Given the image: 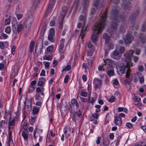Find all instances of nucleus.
Returning <instances> with one entry per match:
<instances>
[{
  "mask_svg": "<svg viewBox=\"0 0 146 146\" xmlns=\"http://www.w3.org/2000/svg\"><path fill=\"white\" fill-rule=\"evenodd\" d=\"M108 23L106 19H101L98 22L96 23L92 29L93 31L91 36L93 42H95L97 40L99 34L102 32V29L104 28L105 25Z\"/></svg>",
  "mask_w": 146,
  "mask_h": 146,
  "instance_id": "nucleus-1",
  "label": "nucleus"
},
{
  "mask_svg": "<svg viewBox=\"0 0 146 146\" xmlns=\"http://www.w3.org/2000/svg\"><path fill=\"white\" fill-rule=\"evenodd\" d=\"M80 19L81 23H79L78 24L77 27L78 28H80L82 26V23L83 24L80 34L81 39H82L84 36H85V32L87 31L88 30V26L87 25L85 27L86 24V19Z\"/></svg>",
  "mask_w": 146,
  "mask_h": 146,
  "instance_id": "nucleus-2",
  "label": "nucleus"
},
{
  "mask_svg": "<svg viewBox=\"0 0 146 146\" xmlns=\"http://www.w3.org/2000/svg\"><path fill=\"white\" fill-rule=\"evenodd\" d=\"M134 52L132 50H130L127 53L124 54V56L125 58V60L127 61L126 65L125 66L126 68H129L133 66V63L130 61L131 57L133 56V54Z\"/></svg>",
  "mask_w": 146,
  "mask_h": 146,
  "instance_id": "nucleus-3",
  "label": "nucleus"
},
{
  "mask_svg": "<svg viewBox=\"0 0 146 146\" xmlns=\"http://www.w3.org/2000/svg\"><path fill=\"white\" fill-rule=\"evenodd\" d=\"M133 39V37L131 35V32L127 33L126 35V37L124 39L125 44L130 43L132 40Z\"/></svg>",
  "mask_w": 146,
  "mask_h": 146,
  "instance_id": "nucleus-4",
  "label": "nucleus"
},
{
  "mask_svg": "<svg viewBox=\"0 0 146 146\" xmlns=\"http://www.w3.org/2000/svg\"><path fill=\"white\" fill-rule=\"evenodd\" d=\"M100 1V0H96L94 5V6L96 7L97 9H101L104 7L105 4V1L104 0H102L101 3L99 4V3Z\"/></svg>",
  "mask_w": 146,
  "mask_h": 146,
  "instance_id": "nucleus-5",
  "label": "nucleus"
},
{
  "mask_svg": "<svg viewBox=\"0 0 146 146\" xmlns=\"http://www.w3.org/2000/svg\"><path fill=\"white\" fill-rule=\"evenodd\" d=\"M54 5V3H53L52 4H51L50 3L49 4L48 6L47 9L45 13L44 17L46 18L48 17L50 15V12L51 11L53 6Z\"/></svg>",
  "mask_w": 146,
  "mask_h": 146,
  "instance_id": "nucleus-6",
  "label": "nucleus"
},
{
  "mask_svg": "<svg viewBox=\"0 0 146 146\" xmlns=\"http://www.w3.org/2000/svg\"><path fill=\"white\" fill-rule=\"evenodd\" d=\"M126 68L125 65L122 64L121 66L117 69L118 74L120 76L122 75L125 72Z\"/></svg>",
  "mask_w": 146,
  "mask_h": 146,
  "instance_id": "nucleus-7",
  "label": "nucleus"
},
{
  "mask_svg": "<svg viewBox=\"0 0 146 146\" xmlns=\"http://www.w3.org/2000/svg\"><path fill=\"white\" fill-rule=\"evenodd\" d=\"M122 7L125 9H129L131 8L130 3L128 1L125 0H123V4L122 5Z\"/></svg>",
  "mask_w": 146,
  "mask_h": 146,
  "instance_id": "nucleus-8",
  "label": "nucleus"
},
{
  "mask_svg": "<svg viewBox=\"0 0 146 146\" xmlns=\"http://www.w3.org/2000/svg\"><path fill=\"white\" fill-rule=\"evenodd\" d=\"M93 83L95 85V87L96 89L99 88L102 84V81L97 78H96L94 79Z\"/></svg>",
  "mask_w": 146,
  "mask_h": 146,
  "instance_id": "nucleus-9",
  "label": "nucleus"
},
{
  "mask_svg": "<svg viewBox=\"0 0 146 146\" xmlns=\"http://www.w3.org/2000/svg\"><path fill=\"white\" fill-rule=\"evenodd\" d=\"M120 8L118 6H113L112 7L111 11V14L114 16H116L117 15L120 10Z\"/></svg>",
  "mask_w": 146,
  "mask_h": 146,
  "instance_id": "nucleus-10",
  "label": "nucleus"
},
{
  "mask_svg": "<svg viewBox=\"0 0 146 146\" xmlns=\"http://www.w3.org/2000/svg\"><path fill=\"white\" fill-rule=\"evenodd\" d=\"M111 28L114 30H116L118 27V24L116 19H114L110 23Z\"/></svg>",
  "mask_w": 146,
  "mask_h": 146,
  "instance_id": "nucleus-11",
  "label": "nucleus"
},
{
  "mask_svg": "<svg viewBox=\"0 0 146 146\" xmlns=\"http://www.w3.org/2000/svg\"><path fill=\"white\" fill-rule=\"evenodd\" d=\"M114 122L116 125L120 126L121 125L122 121L120 117L117 116L115 118Z\"/></svg>",
  "mask_w": 146,
  "mask_h": 146,
  "instance_id": "nucleus-12",
  "label": "nucleus"
},
{
  "mask_svg": "<svg viewBox=\"0 0 146 146\" xmlns=\"http://www.w3.org/2000/svg\"><path fill=\"white\" fill-rule=\"evenodd\" d=\"M83 2L82 3V6L83 7V11L85 12L88 7V5L89 3V0H83Z\"/></svg>",
  "mask_w": 146,
  "mask_h": 146,
  "instance_id": "nucleus-13",
  "label": "nucleus"
},
{
  "mask_svg": "<svg viewBox=\"0 0 146 146\" xmlns=\"http://www.w3.org/2000/svg\"><path fill=\"white\" fill-rule=\"evenodd\" d=\"M104 62L105 63L104 64L105 65H106V64H107L109 66H113V65H115L116 64V62H115L109 59L105 60L104 61Z\"/></svg>",
  "mask_w": 146,
  "mask_h": 146,
  "instance_id": "nucleus-14",
  "label": "nucleus"
},
{
  "mask_svg": "<svg viewBox=\"0 0 146 146\" xmlns=\"http://www.w3.org/2000/svg\"><path fill=\"white\" fill-rule=\"evenodd\" d=\"M42 45H40L39 46L38 48L37 47V45H36L35 48V52L37 55H39L40 54L42 51Z\"/></svg>",
  "mask_w": 146,
  "mask_h": 146,
  "instance_id": "nucleus-15",
  "label": "nucleus"
},
{
  "mask_svg": "<svg viewBox=\"0 0 146 146\" xmlns=\"http://www.w3.org/2000/svg\"><path fill=\"white\" fill-rule=\"evenodd\" d=\"M23 27V25L21 24H20L17 26V30H15V28L13 27V30L14 33L17 32H19L22 30Z\"/></svg>",
  "mask_w": 146,
  "mask_h": 146,
  "instance_id": "nucleus-16",
  "label": "nucleus"
},
{
  "mask_svg": "<svg viewBox=\"0 0 146 146\" xmlns=\"http://www.w3.org/2000/svg\"><path fill=\"white\" fill-rule=\"evenodd\" d=\"M68 9L67 7H62V12L63 13L61 14L60 15V17L61 18H64L65 17V15L66 13V11H67Z\"/></svg>",
  "mask_w": 146,
  "mask_h": 146,
  "instance_id": "nucleus-17",
  "label": "nucleus"
},
{
  "mask_svg": "<svg viewBox=\"0 0 146 146\" xmlns=\"http://www.w3.org/2000/svg\"><path fill=\"white\" fill-rule=\"evenodd\" d=\"M77 115L79 117H81L82 112L80 110H79L78 111L75 112L74 113L72 117V119L73 120H74L76 119V117Z\"/></svg>",
  "mask_w": 146,
  "mask_h": 146,
  "instance_id": "nucleus-18",
  "label": "nucleus"
},
{
  "mask_svg": "<svg viewBox=\"0 0 146 146\" xmlns=\"http://www.w3.org/2000/svg\"><path fill=\"white\" fill-rule=\"evenodd\" d=\"M28 102H29L28 105H26L25 102V105L24 106V109L26 111H29L31 109V101H28Z\"/></svg>",
  "mask_w": 146,
  "mask_h": 146,
  "instance_id": "nucleus-19",
  "label": "nucleus"
},
{
  "mask_svg": "<svg viewBox=\"0 0 146 146\" xmlns=\"http://www.w3.org/2000/svg\"><path fill=\"white\" fill-rule=\"evenodd\" d=\"M140 10V8L138 7L136 11L133 12L131 15L132 18H136L137 17L138 15Z\"/></svg>",
  "mask_w": 146,
  "mask_h": 146,
  "instance_id": "nucleus-20",
  "label": "nucleus"
},
{
  "mask_svg": "<svg viewBox=\"0 0 146 146\" xmlns=\"http://www.w3.org/2000/svg\"><path fill=\"white\" fill-rule=\"evenodd\" d=\"M103 38L105 40V42L106 43H108L110 38V36L107 33H104L103 35Z\"/></svg>",
  "mask_w": 146,
  "mask_h": 146,
  "instance_id": "nucleus-21",
  "label": "nucleus"
},
{
  "mask_svg": "<svg viewBox=\"0 0 146 146\" xmlns=\"http://www.w3.org/2000/svg\"><path fill=\"white\" fill-rule=\"evenodd\" d=\"M107 11L108 10L106 9V11L105 12L103 13H100L99 15L100 17V18H106L107 17Z\"/></svg>",
  "mask_w": 146,
  "mask_h": 146,
  "instance_id": "nucleus-22",
  "label": "nucleus"
},
{
  "mask_svg": "<svg viewBox=\"0 0 146 146\" xmlns=\"http://www.w3.org/2000/svg\"><path fill=\"white\" fill-rule=\"evenodd\" d=\"M21 126L23 127L25 130H27L28 128L27 123L25 121L22 122L21 123Z\"/></svg>",
  "mask_w": 146,
  "mask_h": 146,
  "instance_id": "nucleus-23",
  "label": "nucleus"
},
{
  "mask_svg": "<svg viewBox=\"0 0 146 146\" xmlns=\"http://www.w3.org/2000/svg\"><path fill=\"white\" fill-rule=\"evenodd\" d=\"M64 134H66L68 133V136H70V127L68 126H67L64 129Z\"/></svg>",
  "mask_w": 146,
  "mask_h": 146,
  "instance_id": "nucleus-24",
  "label": "nucleus"
},
{
  "mask_svg": "<svg viewBox=\"0 0 146 146\" xmlns=\"http://www.w3.org/2000/svg\"><path fill=\"white\" fill-rule=\"evenodd\" d=\"M34 46V42L33 41H32L30 42L29 46L30 49L29 52H33V49Z\"/></svg>",
  "mask_w": 146,
  "mask_h": 146,
  "instance_id": "nucleus-25",
  "label": "nucleus"
},
{
  "mask_svg": "<svg viewBox=\"0 0 146 146\" xmlns=\"http://www.w3.org/2000/svg\"><path fill=\"white\" fill-rule=\"evenodd\" d=\"M143 76V75L141 73L137 72L135 74V80H138V79H139Z\"/></svg>",
  "mask_w": 146,
  "mask_h": 146,
  "instance_id": "nucleus-26",
  "label": "nucleus"
},
{
  "mask_svg": "<svg viewBox=\"0 0 146 146\" xmlns=\"http://www.w3.org/2000/svg\"><path fill=\"white\" fill-rule=\"evenodd\" d=\"M46 29V25L45 24L44 26L42 27L41 30V34L42 35H43Z\"/></svg>",
  "mask_w": 146,
  "mask_h": 146,
  "instance_id": "nucleus-27",
  "label": "nucleus"
},
{
  "mask_svg": "<svg viewBox=\"0 0 146 146\" xmlns=\"http://www.w3.org/2000/svg\"><path fill=\"white\" fill-rule=\"evenodd\" d=\"M64 47V44H60L59 46V51L62 54H63L64 52V51L63 50Z\"/></svg>",
  "mask_w": 146,
  "mask_h": 146,
  "instance_id": "nucleus-28",
  "label": "nucleus"
},
{
  "mask_svg": "<svg viewBox=\"0 0 146 146\" xmlns=\"http://www.w3.org/2000/svg\"><path fill=\"white\" fill-rule=\"evenodd\" d=\"M44 89L43 87H38L36 89V93H40L42 91L44 90Z\"/></svg>",
  "mask_w": 146,
  "mask_h": 146,
  "instance_id": "nucleus-29",
  "label": "nucleus"
},
{
  "mask_svg": "<svg viewBox=\"0 0 146 146\" xmlns=\"http://www.w3.org/2000/svg\"><path fill=\"white\" fill-rule=\"evenodd\" d=\"M33 12L29 11H28L26 15V17L29 18H31L33 17Z\"/></svg>",
  "mask_w": 146,
  "mask_h": 146,
  "instance_id": "nucleus-30",
  "label": "nucleus"
},
{
  "mask_svg": "<svg viewBox=\"0 0 146 146\" xmlns=\"http://www.w3.org/2000/svg\"><path fill=\"white\" fill-rule=\"evenodd\" d=\"M139 36L141 39V42H142V43H144L146 42V41L145 40V38H144L143 35L142 34H139Z\"/></svg>",
  "mask_w": 146,
  "mask_h": 146,
  "instance_id": "nucleus-31",
  "label": "nucleus"
},
{
  "mask_svg": "<svg viewBox=\"0 0 146 146\" xmlns=\"http://www.w3.org/2000/svg\"><path fill=\"white\" fill-rule=\"evenodd\" d=\"M69 111L71 113H74L75 111V110L74 106L70 105L69 108Z\"/></svg>",
  "mask_w": 146,
  "mask_h": 146,
  "instance_id": "nucleus-32",
  "label": "nucleus"
},
{
  "mask_svg": "<svg viewBox=\"0 0 146 146\" xmlns=\"http://www.w3.org/2000/svg\"><path fill=\"white\" fill-rule=\"evenodd\" d=\"M43 59L44 60H51L52 59L51 56H44L43 57Z\"/></svg>",
  "mask_w": 146,
  "mask_h": 146,
  "instance_id": "nucleus-33",
  "label": "nucleus"
},
{
  "mask_svg": "<svg viewBox=\"0 0 146 146\" xmlns=\"http://www.w3.org/2000/svg\"><path fill=\"white\" fill-rule=\"evenodd\" d=\"M35 89V88L33 86H30L29 87V93H31L33 92Z\"/></svg>",
  "mask_w": 146,
  "mask_h": 146,
  "instance_id": "nucleus-34",
  "label": "nucleus"
},
{
  "mask_svg": "<svg viewBox=\"0 0 146 146\" xmlns=\"http://www.w3.org/2000/svg\"><path fill=\"white\" fill-rule=\"evenodd\" d=\"M110 141L107 140L104 141L103 143V145L105 146H108L110 144Z\"/></svg>",
  "mask_w": 146,
  "mask_h": 146,
  "instance_id": "nucleus-35",
  "label": "nucleus"
},
{
  "mask_svg": "<svg viewBox=\"0 0 146 146\" xmlns=\"http://www.w3.org/2000/svg\"><path fill=\"white\" fill-rule=\"evenodd\" d=\"M15 120L14 119H13L11 121L9 122V129L10 130V129L11 128L10 127V126H13V125L14 124H15Z\"/></svg>",
  "mask_w": 146,
  "mask_h": 146,
  "instance_id": "nucleus-36",
  "label": "nucleus"
},
{
  "mask_svg": "<svg viewBox=\"0 0 146 146\" xmlns=\"http://www.w3.org/2000/svg\"><path fill=\"white\" fill-rule=\"evenodd\" d=\"M5 32L7 34L10 33L11 31L10 28L9 27H6L5 29Z\"/></svg>",
  "mask_w": 146,
  "mask_h": 146,
  "instance_id": "nucleus-37",
  "label": "nucleus"
},
{
  "mask_svg": "<svg viewBox=\"0 0 146 146\" xmlns=\"http://www.w3.org/2000/svg\"><path fill=\"white\" fill-rule=\"evenodd\" d=\"M39 108H34L33 110V113L34 114H37L38 111L39 110Z\"/></svg>",
  "mask_w": 146,
  "mask_h": 146,
  "instance_id": "nucleus-38",
  "label": "nucleus"
},
{
  "mask_svg": "<svg viewBox=\"0 0 146 146\" xmlns=\"http://www.w3.org/2000/svg\"><path fill=\"white\" fill-rule=\"evenodd\" d=\"M108 75L110 76H112L114 74V71L113 70H111L108 71Z\"/></svg>",
  "mask_w": 146,
  "mask_h": 146,
  "instance_id": "nucleus-39",
  "label": "nucleus"
},
{
  "mask_svg": "<svg viewBox=\"0 0 146 146\" xmlns=\"http://www.w3.org/2000/svg\"><path fill=\"white\" fill-rule=\"evenodd\" d=\"M39 2V0H34L33 3V5L34 7H36V5Z\"/></svg>",
  "mask_w": 146,
  "mask_h": 146,
  "instance_id": "nucleus-40",
  "label": "nucleus"
},
{
  "mask_svg": "<svg viewBox=\"0 0 146 146\" xmlns=\"http://www.w3.org/2000/svg\"><path fill=\"white\" fill-rule=\"evenodd\" d=\"M53 47L52 46H48L47 48V51L50 52L52 51L53 50Z\"/></svg>",
  "mask_w": 146,
  "mask_h": 146,
  "instance_id": "nucleus-41",
  "label": "nucleus"
},
{
  "mask_svg": "<svg viewBox=\"0 0 146 146\" xmlns=\"http://www.w3.org/2000/svg\"><path fill=\"white\" fill-rule=\"evenodd\" d=\"M54 33L55 31L54 28L50 29L49 31V34L54 35Z\"/></svg>",
  "mask_w": 146,
  "mask_h": 146,
  "instance_id": "nucleus-42",
  "label": "nucleus"
},
{
  "mask_svg": "<svg viewBox=\"0 0 146 146\" xmlns=\"http://www.w3.org/2000/svg\"><path fill=\"white\" fill-rule=\"evenodd\" d=\"M126 125L127 127L129 128H131L133 127V125L130 123H127Z\"/></svg>",
  "mask_w": 146,
  "mask_h": 146,
  "instance_id": "nucleus-43",
  "label": "nucleus"
},
{
  "mask_svg": "<svg viewBox=\"0 0 146 146\" xmlns=\"http://www.w3.org/2000/svg\"><path fill=\"white\" fill-rule=\"evenodd\" d=\"M143 67L142 65H139L138 66V69L140 72H142L143 70Z\"/></svg>",
  "mask_w": 146,
  "mask_h": 146,
  "instance_id": "nucleus-44",
  "label": "nucleus"
},
{
  "mask_svg": "<svg viewBox=\"0 0 146 146\" xmlns=\"http://www.w3.org/2000/svg\"><path fill=\"white\" fill-rule=\"evenodd\" d=\"M22 135L24 139L27 140V139L28 137V135L27 133L24 132L22 134Z\"/></svg>",
  "mask_w": 146,
  "mask_h": 146,
  "instance_id": "nucleus-45",
  "label": "nucleus"
},
{
  "mask_svg": "<svg viewBox=\"0 0 146 146\" xmlns=\"http://www.w3.org/2000/svg\"><path fill=\"white\" fill-rule=\"evenodd\" d=\"M119 2V0H111V4H117Z\"/></svg>",
  "mask_w": 146,
  "mask_h": 146,
  "instance_id": "nucleus-46",
  "label": "nucleus"
},
{
  "mask_svg": "<svg viewBox=\"0 0 146 146\" xmlns=\"http://www.w3.org/2000/svg\"><path fill=\"white\" fill-rule=\"evenodd\" d=\"M40 96V93H36L35 95V99L37 100H39Z\"/></svg>",
  "mask_w": 146,
  "mask_h": 146,
  "instance_id": "nucleus-47",
  "label": "nucleus"
},
{
  "mask_svg": "<svg viewBox=\"0 0 146 146\" xmlns=\"http://www.w3.org/2000/svg\"><path fill=\"white\" fill-rule=\"evenodd\" d=\"M54 35L49 34L48 36V39L51 41L53 39V36Z\"/></svg>",
  "mask_w": 146,
  "mask_h": 146,
  "instance_id": "nucleus-48",
  "label": "nucleus"
},
{
  "mask_svg": "<svg viewBox=\"0 0 146 146\" xmlns=\"http://www.w3.org/2000/svg\"><path fill=\"white\" fill-rule=\"evenodd\" d=\"M10 19H6L5 21V24L6 25H8L10 22Z\"/></svg>",
  "mask_w": 146,
  "mask_h": 146,
  "instance_id": "nucleus-49",
  "label": "nucleus"
},
{
  "mask_svg": "<svg viewBox=\"0 0 146 146\" xmlns=\"http://www.w3.org/2000/svg\"><path fill=\"white\" fill-rule=\"evenodd\" d=\"M119 54V52L116 50H115L113 52V56H118Z\"/></svg>",
  "mask_w": 146,
  "mask_h": 146,
  "instance_id": "nucleus-50",
  "label": "nucleus"
},
{
  "mask_svg": "<svg viewBox=\"0 0 146 146\" xmlns=\"http://www.w3.org/2000/svg\"><path fill=\"white\" fill-rule=\"evenodd\" d=\"M115 99L113 96H112L111 98L109 99V101L110 102H112L115 101Z\"/></svg>",
  "mask_w": 146,
  "mask_h": 146,
  "instance_id": "nucleus-51",
  "label": "nucleus"
},
{
  "mask_svg": "<svg viewBox=\"0 0 146 146\" xmlns=\"http://www.w3.org/2000/svg\"><path fill=\"white\" fill-rule=\"evenodd\" d=\"M88 100L89 102L91 103L94 102V99L92 97H89Z\"/></svg>",
  "mask_w": 146,
  "mask_h": 146,
  "instance_id": "nucleus-52",
  "label": "nucleus"
},
{
  "mask_svg": "<svg viewBox=\"0 0 146 146\" xmlns=\"http://www.w3.org/2000/svg\"><path fill=\"white\" fill-rule=\"evenodd\" d=\"M96 13V10L94 8H91L90 10V14L93 15L94 14Z\"/></svg>",
  "mask_w": 146,
  "mask_h": 146,
  "instance_id": "nucleus-53",
  "label": "nucleus"
},
{
  "mask_svg": "<svg viewBox=\"0 0 146 146\" xmlns=\"http://www.w3.org/2000/svg\"><path fill=\"white\" fill-rule=\"evenodd\" d=\"M16 49V47L15 45H13L12 47V53L13 55H14L15 54V52H14L15 49Z\"/></svg>",
  "mask_w": 146,
  "mask_h": 146,
  "instance_id": "nucleus-54",
  "label": "nucleus"
},
{
  "mask_svg": "<svg viewBox=\"0 0 146 146\" xmlns=\"http://www.w3.org/2000/svg\"><path fill=\"white\" fill-rule=\"evenodd\" d=\"M79 2L78 0H75L73 6L77 7Z\"/></svg>",
  "mask_w": 146,
  "mask_h": 146,
  "instance_id": "nucleus-55",
  "label": "nucleus"
},
{
  "mask_svg": "<svg viewBox=\"0 0 146 146\" xmlns=\"http://www.w3.org/2000/svg\"><path fill=\"white\" fill-rule=\"evenodd\" d=\"M125 51V49L124 47H122L120 48L119 51L120 53H124Z\"/></svg>",
  "mask_w": 146,
  "mask_h": 146,
  "instance_id": "nucleus-56",
  "label": "nucleus"
},
{
  "mask_svg": "<svg viewBox=\"0 0 146 146\" xmlns=\"http://www.w3.org/2000/svg\"><path fill=\"white\" fill-rule=\"evenodd\" d=\"M146 28V24L145 23L143 24L142 26V30L144 32Z\"/></svg>",
  "mask_w": 146,
  "mask_h": 146,
  "instance_id": "nucleus-57",
  "label": "nucleus"
},
{
  "mask_svg": "<svg viewBox=\"0 0 146 146\" xmlns=\"http://www.w3.org/2000/svg\"><path fill=\"white\" fill-rule=\"evenodd\" d=\"M92 116L94 119H97L98 118V114L97 113H95L93 114Z\"/></svg>",
  "mask_w": 146,
  "mask_h": 146,
  "instance_id": "nucleus-58",
  "label": "nucleus"
},
{
  "mask_svg": "<svg viewBox=\"0 0 146 146\" xmlns=\"http://www.w3.org/2000/svg\"><path fill=\"white\" fill-rule=\"evenodd\" d=\"M139 82L141 83H142L144 82V78L143 77V76L141 77V78L139 79Z\"/></svg>",
  "mask_w": 146,
  "mask_h": 146,
  "instance_id": "nucleus-59",
  "label": "nucleus"
},
{
  "mask_svg": "<svg viewBox=\"0 0 146 146\" xmlns=\"http://www.w3.org/2000/svg\"><path fill=\"white\" fill-rule=\"evenodd\" d=\"M68 78H69L68 75H66V76L64 78V82H65L66 83H67V82Z\"/></svg>",
  "mask_w": 146,
  "mask_h": 146,
  "instance_id": "nucleus-60",
  "label": "nucleus"
},
{
  "mask_svg": "<svg viewBox=\"0 0 146 146\" xmlns=\"http://www.w3.org/2000/svg\"><path fill=\"white\" fill-rule=\"evenodd\" d=\"M87 93L86 92H82L81 94V95L83 97H86L87 95Z\"/></svg>",
  "mask_w": 146,
  "mask_h": 146,
  "instance_id": "nucleus-61",
  "label": "nucleus"
},
{
  "mask_svg": "<svg viewBox=\"0 0 146 146\" xmlns=\"http://www.w3.org/2000/svg\"><path fill=\"white\" fill-rule=\"evenodd\" d=\"M120 31L122 33L124 32L125 31V29L123 26H121L119 29Z\"/></svg>",
  "mask_w": 146,
  "mask_h": 146,
  "instance_id": "nucleus-62",
  "label": "nucleus"
},
{
  "mask_svg": "<svg viewBox=\"0 0 146 146\" xmlns=\"http://www.w3.org/2000/svg\"><path fill=\"white\" fill-rule=\"evenodd\" d=\"M135 101H136L138 102H139L141 100V99L139 97H138L135 96Z\"/></svg>",
  "mask_w": 146,
  "mask_h": 146,
  "instance_id": "nucleus-63",
  "label": "nucleus"
},
{
  "mask_svg": "<svg viewBox=\"0 0 146 146\" xmlns=\"http://www.w3.org/2000/svg\"><path fill=\"white\" fill-rule=\"evenodd\" d=\"M44 83L43 81H40L38 83V85L39 86H41L43 85Z\"/></svg>",
  "mask_w": 146,
  "mask_h": 146,
  "instance_id": "nucleus-64",
  "label": "nucleus"
}]
</instances>
